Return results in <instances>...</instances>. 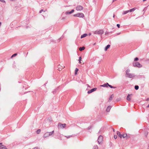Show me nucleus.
Masks as SVG:
<instances>
[{
	"instance_id": "1",
	"label": "nucleus",
	"mask_w": 149,
	"mask_h": 149,
	"mask_svg": "<svg viewBox=\"0 0 149 149\" xmlns=\"http://www.w3.org/2000/svg\"><path fill=\"white\" fill-rule=\"evenodd\" d=\"M133 66L134 67L141 68L142 67V65L138 62H134L133 63Z\"/></svg>"
},
{
	"instance_id": "2",
	"label": "nucleus",
	"mask_w": 149,
	"mask_h": 149,
	"mask_svg": "<svg viewBox=\"0 0 149 149\" xmlns=\"http://www.w3.org/2000/svg\"><path fill=\"white\" fill-rule=\"evenodd\" d=\"M104 33V31L102 30H96L94 32V33L95 34H100L102 35Z\"/></svg>"
},
{
	"instance_id": "3",
	"label": "nucleus",
	"mask_w": 149,
	"mask_h": 149,
	"mask_svg": "<svg viewBox=\"0 0 149 149\" xmlns=\"http://www.w3.org/2000/svg\"><path fill=\"white\" fill-rule=\"evenodd\" d=\"M74 17H79L83 18L84 17V15L83 13H78L76 14L73 15Z\"/></svg>"
},
{
	"instance_id": "4",
	"label": "nucleus",
	"mask_w": 149,
	"mask_h": 149,
	"mask_svg": "<svg viewBox=\"0 0 149 149\" xmlns=\"http://www.w3.org/2000/svg\"><path fill=\"white\" fill-rule=\"evenodd\" d=\"M103 139V137L101 135H100L99 136L97 139V142L99 144H100V143L102 141Z\"/></svg>"
},
{
	"instance_id": "5",
	"label": "nucleus",
	"mask_w": 149,
	"mask_h": 149,
	"mask_svg": "<svg viewBox=\"0 0 149 149\" xmlns=\"http://www.w3.org/2000/svg\"><path fill=\"white\" fill-rule=\"evenodd\" d=\"M66 125L65 123L62 124L61 123H59L58 124V128H64Z\"/></svg>"
},
{
	"instance_id": "6",
	"label": "nucleus",
	"mask_w": 149,
	"mask_h": 149,
	"mask_svg": "<svg viewBox=\"0 0 149 149\" xmlns=\"http://www.w3.org/2000/svg\"><path fill=\"white\" fill-rule=\"evenodd\" d=\"M83 9V7L82 6L79 5L77 6L76 9L77 10H81Z\"/></svg>"
},
{
	"instance_id": "7",
	"label": "nucleus",
	"mask_w": 149,
	"mask_h": 149,
	"mask_svg": "<svg viewBox=\"0 0 149 149\" xmlns=\"http://www.w3.org/2000/svg\"><path fill=\"white\" fill-rule=\"evenodd\" d=\"M97 88H95L91 89V90L88 91L87 92L88 94H90L92 92L96 90Z\"/></svg>"
},
{
	"instance_id": "8",
	"label": "nucleus",
	"mask_w": 149,
	"mask_h": 149,
	"mask_svg": "<svg viewBox=\"0 0 149 149\" xmlns=\"http://www.w3.org/2000/svg\"><path fill=\"white\" fill-rule=\"evenodd\" d=\"M126 77L129 78H132L135 77V75L133 74L129 73L127 75Z\"/></svg>"
},
{
	"instance_id": "9",
	"label": "nucleus",
	"mask_w": 149,
	"mask_h": 149,
	"mask_svg": "<svg viewBox=\"0 0 149 149\" xmlns=\"http://www.w3.org/2000/svg\"><path fill=\"white\" fill-rule=\"evenodd\" d=\"M109 83H105L102 85H101L100 86H102V87H103L107 88L109 87Z\"/></svg>"
},
{
	"instance_id": "10",
	"label": "nucleus",
	"mask_w": 149,
	"mask_h": 149,
	"mask_svg": "<svg viewBox=\"0 0 149 149\" xmlns=\"http://www.w3.org/2000/svg\"><path fill=\"white\" fill-rule=\"evenodd\" d=\"M6 147L4 145H2V143H0V149H5Z\"/></svg>"
},
{
	"instance_id": "11",
	"label": "nucleus",
	"mask_w": 149,
	"mask_h": 149,
	"mask_svg": "<svg viewBox=\"0 0 149 149\" xmlns=\"http://www.w3.org/2000/svg\"><path fill=\"white\" fill-rule=\"evenodd\" d=\"M132 94H128L127 97V100L128 101H130L131 100V97H130V96L132 95Z\"/></svg>"
},
{
	"instance_id": "12",
	"label": "nucleus",
	"mask_w": 149,
	"mask_h": 149,
	"mask_svg": "<svg viewBox=\"0 0 149 149\" xmlns=\"http://www.w3.org/2000/svg\"><path fill=\"white\" fill-rule=\"evenodd\" d=\"M114 96V95L113 94H112L110 96V97H109V102H110L111 101V100L113 99V97Z\"/></svg>"
},
{
	"instance_id": "13",
	"label": "nucleus",
	"mask_w": 149,
	"mask_h": 149,
	"mask_svg": "<svg viewBox=\"0 0 149 149\" xmlns=\"http://www.w3.org/2000/svg\"><path fill=\"white\" fill-rule=\"evenodd\" d=\"M59 88V87H57L56 89H54L52 92L53 94H55L58 91Z\"/></svg>"
},
{
	"instance_id": "14",
	"label": "nucleus",
	"mask_w": 149,
	"mask_h": 149,
	"mask_svg": "<svg viewBox=\"0 0 149 149\" xmlns=\"http://www.w3.org/2000/svg\"><path fill=\"white\" fill-rule=\"evenodd\" d=\"M117 134L119 137L121 138L122 137V134H121L120 132L118 131H117Z\"/></svg>"
},
{
	"instance_id": "15",
	"label": "nucleus",
	"mask_w": 149,
	"mask_h": 149,
	"mask_svg": "<svg viewBox=\"0 0 149 149\" xmlns=\"http://www.w3.org/2000/svg\"><path fill=\"white\" fill-rule=\"evenodd\" d=\"M111 107L110 106H109L108 107H107L106 111L107 112H109L110 111V110L111 109Z\"/></svg>"
},
{
	"instance_id": "16",
	"label": "nucleus",
	"mask_w": 149,
	"mask_h": 149,
	"mask_svg": "<svg viewBox=\"0 0 149 149\" xmlns=\"http://www.w3.org/2000/svg\"><path fill=\"white\" fill-rule=\"evenodd\" d=\"M49 136L48 132L45 133L43 135V137L45 138Z\"/></svg>"
},
{
	"instance_id": "17",
	"label": "nucleus",
	"mask_w": 149,
	"mask_h": 149,
	"mask_svg": "<svg viewBox=\"0 0 149 149\" xmlns=\"http://www.w3.org/2000/svg\"><path fill=\"white\" fill-rule=\"evenodd\" d=\"M110 46V45L109 44L107 45L105 47V48H104L105 51H106L109 48Z\"/></svg>"
},
{
	"instance_id": "18",
	"label": "nucleus",
	"mask_w": 149,
	"mask_h": 149,
	"mask_svg": "<svg viewBox=\"0 0 149 149\" xmlns=\"http://www.w3.org/2000/svg\"><path fill=\"white\" fill-rule=\"evenodd\" d=\"M87 36V33H84L83 34L81 35V38H84L85 37Z\"/></svg>"
},
{
	"instance_id": "19",
	"label": "nucleus",
	"mask_w": 149,
	"mask_h": 149,
	"mask_svg": "<svg viewBox=\"0 0 149 149\" xmlns=\"http://www.w3.org/2000/svg\"><path fill=\"white\" fill-rule=\"evenodd\" d=\"M136 9V8H134L131 9H130L128 10L129 11V12H132L134 11Z\"/></svg>"
},
{
	"instance_id": "20",
	"label": "nucleus",
	"mask_w": 149,
	"mask_h": 149,
	"mask_svg": "<svg viewBox=\"0 0 149 149\" xmlns=\"http://www.w3.org/2000/svg\"><path fill=\"white\" fill-rule=\"evenodd\" d=\"M54 132V131H52L51 132H48V135L49 136L51 135Z\"/></svg>"
},
{
	"instance_id": "21",
	"label": "nucleus",
	"mask_w": 149,
	"mask_h": 149,
	"mask_svg": "<svg viewBox=\"0 0 149 149\" xmlns=\"http://www.w3.org/2000/svg\"><path fill=\"white\" fill-rule=\"evenodd\" d=\"M85 49V47L84 46L81 47L79 48V50L80 51H82L84 50Z\"/></svg>"
},
{
	"instance_id": "22",
	"label": "nucleus",
	"mask_w": 149,
	"mask_h": 149,
	"mask_svg": "<svg viewBox=\"0 0 149 149\" xmlns=\"http://www.w3.org/2000/svg\"><path fill=\"white\" fill-rule=\"evenodd\" d=\"M78 71L79 69L77 68H76L75 70L74 74L75 75H76L77 74V72Z\"/></svg>"
},
{
	"instance_id": "23",
	"label": "nucleus",
	"mask_w": 149,
	"mask_h": 149,
	"mask_svg": "<svg viewBox=\"0 0 149 149\" xmlns=\"http://www.w3.org/2000/svg\"><path fill=\"white\" fill-rule=\"evenodd\" d=\"M127 136V135L126 134H122V137L123 138H125L126 137V136Z\"/></svg>"
},
{
	"instance_id": "24",
	"label": "nucleus",
	"mask_w": 149,
	"mask_h": 149,
	"mask_svg": "<svg viewBox=\"0 0 149 149\" xmlns=\"http://www.w3.org/2000/svg\"><path fill=\"white\" fill-rule=\"evenodd\" d=\"M130 69H128L126 70L125 71V73L126 75H127L128 74H129V73L130 72Z\"/></svg>"
},
{
	"instance_id": "25",
	"label": "nucleus",
	"mask_w": 149,
	"mask_h": 149,
	"mask_svg": "<svg viewBox=\"0 0 149 149\" xmlns=\"http://www.w3.org/2000/svg\"><path fill=\"white\" fill-rule=\"evenodd\" d=\"M128 12H129V11L128 10H126V11H124L123 13L122 14H123V15H125V14H126Z\"/></svg>"
},
{
	"instance_id": "26",
	"label": "nucleus",
	"mask_w": 149,
	"mask_h": 149,
	"mask_svg": "<svg viewBox=\"0 0 149 149\" xmlns=\"http://www.w3.org/2000/svg\"><path fill=\"white\" fill-rule=\"evenodd\" d=\"M71 13H72L70 11H68L65 12V14L66 15H68V14H71Z\"/></svg>"
},
{
	"instance_id": "27",
	"label": "nucleus",
	"mask_w": 149,
	"mask_h": 149,
	"mask_svg": "<svg viewBox=\"0 0 149 149\" xmlns=\"http://www.w3.org/2000/svg\"><path fill=\"white\" fill-rule=\"evenodd\" d=\"M134 88L136 90H138L139 88V86L138 85H135L134 86Z\"/></svg>"
},
{
	"instance_id": "28",
	"label": "nucleus",
	"mask_w": 149,
	"mask_h": 149,
	"mask_svg": "<svg viewBox=\"0 0 149 149\" xmlns=\"http://www.w3.org/2000/svg\"><path fill=\"white\" fill-rule=\"evenodd\" d=\"M109 87L111 88H116V87L113 86L109 84Z\"/></svg>"
},
{
	"instance_id": "29",
	"label": "nucleus",
	"mask_w": 149,
	"mask_h": 149,
	"mask_svg": "<svg viewBox=\"0 0 149 149\" xmlns=\"http://www.w3.org/2000/svg\"><path fill=\"white\" fill-rule=\"evenodd\" d=\"M17 55V53H15L14 54H13V55H12V56H11V58H12L16 56Z\"/></svg>"
},
{
	"instance_id": "30",
	"label": "nucleus",
	"mask_w": 149,
	"mask_h": 149,
	"mask_svg": "<svg viewBox=\"0 0 149 149\" xmlns=\"http://www.w3.org/2000/svg\"><path fill=\"white\" fill-rule=\"evenodd\" d=\"M64 66H60V65H59L58 66V68H60V69H63V68H64Z\"/></svg>"
},
{
	"instance_id": "31",
	"label": "nucleus",
	"mask_w": 149,
	"mask_h": 149,
	"mask_svg": "<svg viewBox=\"0 0 149 149\" xmlns=\"http://www.w3.org/2000/svg\"><path fill=\"white\" fill-rule=\"evenodd\" d=\"M92 127H93L92 125H90V126H89V127H88L87 128V129L88 130H89L91 129Z\"/></svg>"
},
{
	"instance_id": "32",
	"label": "nucleus",
	"mask_w": 149,
	"mask_h": 149,
	"mask_svg": "<svg viewBox=\"0 0 149 149\" xmlns=\"http://www.w3.org/2000/svg\"><path fill=\"white\" fill-rule=\"evenodd\" d=\"M98 146L97 145H95L93 147V149H97Z\"/></svg>"
},
{
	"instance_id": "33",
	"label": "nucleus",
	"mask_w": 149,
	"mask_h": 149,
	"mask_svg": "<svg viewBox=\"0 0 149 149\" xmlns=\"http://www.w3.org/2000/svg\"><path fill=\"white\" fill-rule=\"evenodd\" d=\"M41 130L40 129H38L36 131V133L37 134H39Z\"/></svg>"
},
{
	"instance_id": "34",
	"label": "nucleus",
	"mask_w": 149,
	"mask_h": 149,
	"mask_svg": "<svg viewBox=\"0 0 149 149\" xmlns=\"http://www.w3.org/2000/svg\"><path fill=\"white\" fill-rule=\"evenodd\" d=\"M139 58L138 57H136L134 58V61H137L139 60Z\"/></svg>"
},
{
	"instance_id": "35",
	"label": "nucleus",
	"mask_w": 149,
	"mask_h": 149,
	"mask_svg": "<svg viewBox=\"0 0 149 149\" xmlns=\"http://www.w3.org/2000/svg\"><path fill=\"white\" fill-rule=\"evenodd\" d=\"M45 11H44V10L42 9L40 11H39V13H41L43 11H44V12H45Z\"/></svg>"
},
{
	"instance_id": "36",
	"label": "nucleus",
	"mask_w": 149,
	"mask_h": 149,
	"mask_svg": "<svg viewBox=\"0 0 149 149\" xmlns=\"http://www.w3.org/2000/svg\"><path fill=\"white\" fill-rule=\"evenodd\" d=\"M116 26H117L118 27V28H120V24H117L116 25Z\"/></svg>"
},
{
	"instance_id": "37",
	"label": "nucleus",
	"mask_w": 149,
	"mask_h": 149,
	"mask_svg": "<svg viewBox=\"0 0 149 149\" xmlns=\"http://www.w3.org/2000/svg\"><path fill=\"white\" fill-rule=\"evenodd\" d=\"M93 2L95 4L96 2V0H93Z\"/></svg>"
},
{
	"instance_id": "38",
	"label": "nucleus",
	"mask_w": 149,
	"mask_h": 149,
	"mask_svg": "<svg viewBox=\"0 0 149 149\" xmlns=\"http://www.w3.org/2000/svg\"><path fill=\"white\" fill-rule=\"evenodd\" d=\"M117 136L116 135H114V138L115 139H116L117 138Z\"/></svg>"
},
{
	"instance_id": "39",
	"label": "nucleus",
	"mask_w": 149,
	"mask_h": 149,
	"mask_svg": "<svg viewBox=\"0 0 149 149\" xmlns=\"http://www.w3.org/2000/svg\"><path fill=\"white\" fill-rule=\"evenodd\" d=\"M72 136V135L70 136H65V137H66L67 138H68Z\"/></svg>"
},
{
	"instance_id": "40",
	"label": "nucleus",
	"mask_w": 149,
	"mask_h": 149,
	"mask_svg": "<svg viewBox=\"0 0 149 149\" xmlns=\"http://www.w3.org/2000/svg\"><path fill=\"white\" fill-rule=\"evenodd\" d=\"M81 56H80L79 57V61H81Z\"/></svg>"
},
{
	"instance_id": "41",
	"label": "nucleus",
	"mask_w": 149,
	"mask_h": 149,
	"mask_svg": "<svg viewBox=\"0 0 149 149\" xmlns=\"http://www.w3.org/2000/svg\"><path fill=\"white\" fill-rule=\"evenodd\" d=\"M71 12L72 13H73L74 11V9L72 10L71 11Z\"/></svg>"
},
{
	"instance_id": "42",
	"label": "nucleus",
	"mask_w": 149,
	"mask_h": 149,
	"mask_svg": "<svg viewBox=\"0 0 149 149\" xmlns=\"http://www.w3.org/2000/svg\"><path fill=\"white\" fill-rule=\"evenodd\" d=\"M71 12L72 13H73L74 11V9L72 10L71 11Z\"/></svg>"
},
{
	"instance_id": "43",
	"label": "nucleus",
	"mask_w": 149,
	"mask_h": 149,
	"mask_svg": "<svg viewBox=\"0 0 149 149\" xmlns=\"http://www.w3.org/2000/svg\"><path fill=\"white\" fill-rule=\"evenodd\" d=\"M130 137V136L129 135H127V136H126L127 139Z\"/></svg>"
},
{
	"instance_id": "44",
	"label": "nucleus",
	"mask_w": 149,
	"mask_h": 149,
	"mask_svg": "<svg viewBox=\"0 0 149 149\" xmlns=\"http://www.w3.org/2000/svg\"><path fill=\"white\" fill-rule=\"evenodd\" d=\"M32 149H38V148L37 147H36L33 148Z\"/></svg>"
},
{
	"instance_id": "45",
	"label": "nucleus",
	"mask_w": 149,
	"mask_h": 149,
	"mask_svg": "<svg viewBox=\"0 0 149 149\" xmlns=\"http://www.w3.org/2000/svg\"><path fill=\"white\" fill-rule=\"evenodd\" d=\"M109 33V32H107V31H106V32H105V34H106H106H108V33Z\"/></svg>"
},
{
	"instance_id": "46",
	"label": "nucleus",
	"mask_w": 149,
	"mask_h": 149,
	"mask_svg": "<svg viewBox=\"0 0 149 149\" xmlns=\"http://www.w3.org/2000/svg\"><path fill=\"white\" fill-rule=\"evenodd\" d=\"M2 2H3V3H6V1H4V0H2V1H1Z\"/></svg>"
},
{
	"instance_id": "47",
	"label": "nucleus",
	"mask_w": 149,
	"mask_h": 149,
	"mask_svg": "<svg viewBox=\"0 0 149 149\" xmlns=\"http://www.w3.org/2000/svg\"><path fill=\"white\" fill-rule=\"evenodd\" d=\"M146 101H149V98H148L146 99Z\"/></svg>"
},
{
	"instance_id": "48",
	"label": "nucleus",
	"mask_w": 149,
	"mask_h": 149,
	"mask_svg": "<svg viewBox=\"0 0 149 149\" xmlns=\"http://www.w3.org/2000/svg\"><path fill=\"white\" fill-rule=\"evenodd\" d=\"M120 33H117L116 34V35H119L120 34Z\"/></svg>"
},
{
	"instance_id": "49",
	"label": "nucleus",
	"mask_w": 149,
	"mask_h": 149,
	"mask_svg": "<svg viewBox=\"0 0 149 149\" xmlns=\"http://www.w3.org/2000/svg\"><path fill=\"white\" fill-rule=\"evenodd\" d=\"M30 92V91H27V92H25L24 93V94H26V93H28V92Z\"/></svg>"
},
{
	"instance_id": "50",
	"label": "nucleus",
	"mask_w": 149,
	"mask_h": 149,
	"mask_svg": "<svg viewBox=\"0 0 149 149\" xmlns=\"http://www.w3.org/2000/svg\"><path fill=\"white\" fill-rule=\"evenodd\" d=\"M149 107V104L148 106H146V107H147V108H148Z\"/></svg>"
},
{
	"instance_id": "51",
	"label": "nucleus",
	"mask_w": 149,
	"mask_h": 149,
	"mask_svg": "<svg viewBox=\"0 0 149 149\" xmlns=\"http://www.w3.org/2000/svg\"><path fill=\"white\" fill-rule=\"evenodd\" d=\"M79 63L80 64L81 63V61H79Z\"/></svg>"
},
{
	"instance_id": "52",
	"label": "nucleus",
	"mask_w": 149,
	"mask_h": 149,
	"mask_svg": "<svg viewBox=\"0 0 149 149\" xmlns=\"http://www.w3.org/2000/svg\"><path fill=\"white\" fill-rule=\"evenodd\" d=\"M147 134H148V133H147L145 134V136H147Z\"/></svg>"
},
{
	"instance_id": "53",
	"label": "nucleus",
	"mask_w": 149,
	"mask_h": 149,
	"mask_svg": "<svg viewBox=\"0 0 149 149\" xmlns=\"http://www.w3.org/2000/svg\"><path fill=\"white\" fill-rule=\"evenodd\" d=\"M114 17H115V15H114H114H113V18H114Z\"/></svg>"
},
{
	"instance_id": "54",
	"label": "nucleus",
	"mask_w": 149,
	"mask_h": 149,
	"mask_svg": "<svg viewBox=\"0 0 149 149\" xmlns=\"http://www.w3.org/2000/svg\"><path fill=\"white\" fill-rule=\"evenodd\" d=\"M46 84H47V83H45V84L44 85L45 86Z\"/></svg>"
},
{
	"instance_id": "55",
	"label": "nucleus",
	"mask_w": 149,
	"mask_h": 149,
	"mask_svg": "<svg viewBox=\"0 0 149 149\" xmlns=\"http://www.w3.org/2000/svg\"><path fill=\"white\" fill-rule=\"evenodd\" d=\"M62 19H65V18L64 17H63V18H62Z\"/></svg>"
},
{
	"instance_id": "56",
	"label": "nucleus",
	"mask_w": 149,
	"mask_h": 149,
	"mask_svg": "<svg viewBox=\"0 0 149 149\" xmlns=\"http://www.w3.org/2000/svg\"><path fill=\"white\" fill-rule=\"evenodd\" d=\"M113 131L114 132L115 130H114V129H113Z\"/></svg>"
},
{
	"instance_id": "57",
	"label": "nucleus",
	"mask_w": 149,
	"mask_h": 149,
	"mask_svg": "<svg viewBox=\"0 0 149 149\" xmlns=\"http://www.w3.org/2000/svg\"><path fill=\"white\" fill-rule=\"evenodd\" d=\"M91 33H89V36H90V35H91Z\"/></svg>"
},
{
	"instance_id": "58",
	"label": "nucleus",
	"mask_w": 149,
	"mask_h": 149,
	"mask_svg": "<svg viewBox=\"0 0 149 149\" xmlns=\"http://www.w3.org/2000/svg\"><path fill=\"white\" fill-rule=\"evenodd\" d=\"M2 1V0H0V1Z\"/></svg>"
},
{
	"instance_id": "59",
	"label": "nucleus",
	"mask_w": 149,
	"mask_h": 149,
	"mask_svg": "<svg viewBox=\"0 0 149 149\" xmlns=\"http://www.w3.org/2000/svg\"><path fill=\"white\" fill-rule=\"evenodd\" d=\"M100 131L98 133H100Z\"/></svg>"
},
{
	"instance_id": "60",
	"label": "nucleus",
	"mask_w": 149,
	"mask_h": 149,
	"mask_svg": "<svg viewBox=\"0 0 149 149\" xmlns=\"http://www.w3.org/2000/svg\"><path fill=\"white\" fill-rule=\"evenodd\" d=\"M87 85L88 86H89V85L88 84H87Z\"/></svg>"
}]
</instances>
